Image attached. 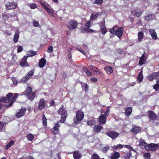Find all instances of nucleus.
Wrapping results in <instances>:
<instances>
[{"label": "nucleus", "mask_w": 159, "mask_h": 159, "mask_svg": "<svg viewBox=\"0 0 159 159\" xmlns=\"http://www.w3.org/2000/svg\"><path fill=\"white\" fill-rule=\"evenodd\" d=\"M57 112L61 116L60 122L61 123H64L67 118V111L65 108L64 106H61Z\"/></svg>", "instance_id": "obj_1"}, {"label": "nucleus", "mask_w": 159, "mask_h": 159, "mask_svg": "<svg viewBox=\"0 0 159 159\" xmlns=\"http://www.w3.org/2000/svg\"><path fill=\"white\" fill-rule=\"evenodd\" d=\"M32 89L30 87H27L25 90L23 92L24 95L28 97V98L31 101H33L36 95V93L32 92Z\"/></svg>", "instance_id": "obj_2"}, {"label": "nucleus", "mask_w": 159, "mask_h": 159, "mask_svg": "<svg viewBox=\"0 0 159 159\" xmlns=\"http://www.w3.org/2000/svg\"><path fill=\"white\" fill-rule=\"evenodd\" d=\"M84 114L81 110H78L76 113V119H74L73 123L77 125L79 123V121H81L84 119Z\"/></svg>", "instance_id": "obj_3"}, {"label": "nucleus", "mask_w": 159, "mask_h": 159, "mask_svg": "<svg viewBox=\"0 0 159 159\" xmlns=\"http://www.w3.org/2000/svg\"><path fill=\"white\" fill-rule=\"evenodd\" d=\"M13 96V94L11 93H9L5 96L0 98V101H2V103H6V105L10 104L11 99Z\"/></svg>", "instance_id": "obj_4"}, {"label": "nucleus", "mask_w": 159, "mask_h": 159, "mask_svg": "<svg viewBox=\"0 0 159 159\" xmlns=\"http://www.w3.org/2000/svg\"><path fill=\"white\" fill-rule=\"evenodd\" d=\"M159 145L157 143H150L148 144L146 148V150L148 152H153L158 149Z\"/></svg>", "instance_id": "obj_5"}, {"label": "nucleus", "mask_w": 159, "mask_h": 159, "mask_svg": "<svg viewBox=\"0 0 159 159\" xmlns=\"http://www.w3.org/2000/svg\"><path fill=\"white\" fill-rule=\"evenodd\" d=\"M34 71L33 69H31L28 72V74L21 79V81L23 82H26L28 80L30 79L34 73Z\"/></svg>", "instance_id": "obj_6"}, {"label": "nucleus", "mask_w": 159, "mask_h": 159, "mask_svg": "<svg viewBox=\"0 0 159 159\" xmlns=\"http://www.w3.org/2000/svg\"><path fill=\"white\" fill-rule=\"evenodd\" d=\"M78 25L77 22L75 20H71L67 24V27L70 30L75 29Z\"/></svg>", "instance_id": "obj_7"}, {"label": "nucleus", "mask_w": 159, "mask_h": 159, "mask_svg": "<svg viewBox=\"0 0 159 159\" xmlns=\"http://www.w3.org/2000/svg\"><path fill=\"white\" fill-rule=\"evenodd\" d=\"M148 80L149 81H152L154 80H157L159 79V71L153 72L148 76Z\"/></svg>", "instance_id": "obj_8"}, {"label": "nucleus", "mask_w": 159, "mask_h": 159, "mask_svg": "<svg viewBox=\"0 0 159 159\" xmlns=\"http://www.w3.org/2000/svg\"><path fill=\"white\" fill-rule=\"evenodd\" d=\"M105 134L113 139H116L119 135V133L114 131L107 132Z\"/></svg>", "instance_id": "obj_9"}, {"label": "nucleus", "mask_w": 159, "mask_h": 159, "mask_svg": "<svg viewBox=\"0 0 159 159\" xmlns=\"http://www.w3.org/2000/svg\"><path fill=\"white\" fill-rule=\"evenodd\" d=\"M123 30L124 29L122 27L117 28V30H116V33H115V34H111V38L112 37H114V36L116 35L119 38V39H120V37H121L122 35Z\"/></svg>", "instance_id": "obj_10"}, {"label": "nucleus", "mask_w": 159, "mask_h": 159, "mask_svg": "<svg viewBox=\"0 0 159 159\" xmlns=\"http://www.w3.org/2000/svg\"><path fill=\"white\" fill-rule=\"evenodd\" d=\"M26 111V109L25 107L22 108L17 112L16 116L17 118H20L24 116Z\"/></svg>", "instance_id": "obj_11"}, {"label": "nucleus", "mask_w": 159, "mask_h": 159, "mask_svg": "<svg viewBox=\"0 0 159 159\" xmlns=\"http://www.w3.org/2000/svg\"><path fill=\"white\" fill-rule=\"evenodd\" d=\"M108 116V115L101 114L99 117L98 122L99 124H105L107 121V118Z\"/></svg>", "instance_id": "obj_12"}, {"label": "nucleus", "mask_w": 159, "mask_h": 159, "mask_svg": "<svg viewBox=\"0 0 159 159\" xmlns=\"http://www.w3.org/2000/svg\"><path fill=\"white\" fill-rule=\"evenodd\" d=\"M148 114V116L149 119L150 121L155 120L157 118V115L152 111H149Z\"/></svg>", "instance_id": "obj_13"}, {"label": "nucleus", "mask_w": 159, "mask_h": 159, "mask_svg": "<svg viewBox=\"0 0 159 159\" xmlns=\"http://www.w3.org/2000/svg\"><path fill=\"white\" fill-rule=\"evenodd\" d=\"M55 126L53 127L51 130L52 134L54 135H56L59 132V127H60L59 122H57L55 123Z\"/></svg>", "instance_id": "obj_14"}, {"label": "nucleus", "mask_w": 159, "mask_h": 159, "mask_svg": "<svg viewBox=\"0 0 159 159\" xmlns=\"http://www.w3.org/2000/svg\"><path fill=\"white\" fill-rule=\"evenodd\" d=\"M28 56H25L22 58L21 61L20 62V65L22 67L25 66L29 67L30 66L28 63L27 61Z\"/></svg>", "instance_id": "obj_15"}, {"label": "nucleus", "mask_w": 159, "mask_h": 159, "mask_svg": "<svg viewBox=\"0 0 159 159\" xmlns=\"http://www.w3.org/2000/svg\"><path fill=\"white\" fill-rule=\"evenodd\" d=\"M6 8L9 9H15L17 6V4L15 2H7L5 5Z\"/></svg>", "instance_id": "obj_16"}, {"label": "nucleus", "mask_w": 159, "mask_h": 159, "mask_svg": "<svg viewBox=\"0 0 159 159\" xmlns=\"http://www.w3.org/2000/svg\"><path fill=\"white\" fill-rule=\"evenodd\" d=\"M45 101L43 98H42L40 100L38 103V109L39 110H41L45 107L46 105Z\"/></svg>", "instance_id": "obj_17"}, {"label": "nucleus", "mask_w": 159, "mask_h": 159, "mask_svg": "<svg viewBox=\"0 0 159 159\" xmlns=\"http://www.w3.org/2000/svg\"><path fill=\"white\" fill-rule=\"evenodd\" d=\"M19 96V94L18 93H15L14 94V96H13L11 103L8 104H7L5 106L6 107H9L11 106L12 105V104L13 103H14L15 102L17 98Z\"/></svg>", "instance_id": "obj_18"}, {"label": "nucleus", "mask_w": 159, "mask_h": 159, "mask_svg": "<svg viewBox=\"0 0 159 159\" xmlns=\"http://www.w3.org/2000/svg\"><path fill=\"white\" fill-rule=\"evenodd\" d=\"M120 156V154L117 152L116 151L111 153L110 157L111 159H118Z\"/></svg>", "instance_id": "obj_19"}, {"label": "nucleus", "mask_w": 159, "mask_h": 159, "mask_svg": "<svg viewBox=\"0 0 159 159\" xmlns=\"http://www.w3.org/2000/svg\"><path fill=\"white\" fill-rule=\"evenodd\" d=\"M101 14V13L99 12H95L92 14L91 16L90 20L92 21L95 20L98 18V16H100Z\"/></svg>", "instance_id": "obj_20"}, {"label": "nucleus", "mask_w": 159, "mask_h": 159, "mask_svg": "<svg viewBox=\"0 0 159 159\" xmlns=\"http://www.w3.org/2000/svg\"><path fill=\"white\" fill-rule=\"evenodd\" d=\"M46 60L45 58L43 57L42 58L39 60V65L40 67L42 68L43 67L46 63Z\"/></svg>", "instance_id": "obj_21"}, {"label": "nucleus", "mask_w": 159, "mask_h": 159, "mask_svg": "<svg viewBox=\"0 0 159 159\" xmlns=\"http://www.w3.org/2000/svg\"><path fill=\"white\" fill-rule=\"evenodd\" d=\"M102 128L103 127L101 126L96 125L94 126L93 128L94 132H95V133H98L101 131Z\"/></svg>", "instance_id": "obj_22"}, {"label": "nucleus", "mask_w": 159, "mask_h": 159, "mask_svg": "<svg viewBox=\"0 0 159 159\" xmlns=\"http://www.w3.org/2000/svg\"><path fill=\"white\" fill-rule=\"evenodd\" d=\"M141 129L140 127L135 126L131 129L130 131L134 134H137L139 132Z\"/></svg>", "instance_id": "obj_23"}, {"label": "nucleus", "mask_w": 159, "mask_h": 159, "mask_svg": "<svg viewBox=\"0 0 159 159\" xmlns=\"http://www.w3.org/2000/svg\"><path fill=\"white\" fill-rule=\"evenodd\" d=\"M146 60V58L145 57L144 54H143L140 57L139 62V65L141 66L144 64Z\"/></svg>", "instance_id": "obj_24"}, {"label": "nucleus", "mask_w": 159, "mask_h": 159, "mask_svg": "<svg viewBox=\"0 0 159 159\" xmlns=\"http://www.w3.org/2000/svg\"><path fill=\"white\" fill-rule=\"evenodd\" d=\"M132 109L131 107H128L125 110V114L126 116H129L131 114Z\"/></svg>", "instance_id": "obj_25"}, {"label": "nucleus", "mask_w": 159, "mask_h": 159, "mask_svg": "<svg viewBox=\"0 0 159 159\" xmlns=\"http://www.w3.org/2000/svg\"><path fill=\"white\" fill-rule=\"evenodd\" d=\"M90 23H91V22L90 21L88 22L85 25V27L83 29L85 31H86V32L89 31V32H92V31H94L93 30L89 29V28L91 26V25L90 24Z\"/></svg>", "instance_id": "obj_26"}, {"label": "nucleus", "mask_w": 159, "mask_h": 159, "mask_svg": "<svg viewBox=\"0 0 159 159\" xmlns=\"http://www.w3.org/2000/svg\"><path fill=\"white\" fill-rule=\"evenodd\" d=\"M104 70L108 75H110L113 71L112 67L110 66H106L104 67Z\"/></svg>", "instance_id": "obj_27"}, {"label": "nucleus", "mask_w": 159, "mask_h": 159, "mask_svg": "<svg viewBox=\"0 0 159 159\" xmlns=\"http://www.w3.org/2000/svg\"><path fill=\"white\" fill-rule=\"evenodd\" d=\"M82 157L81 154L78 151H75L73 153V157L74 159H79Z\"/></svg>", "instance_id": "obj_28"}, {"label": "nucleus", "mask_w": 159, "mask_h": 159, "mask_svg": "<svg viewBox=\"0 0 159 159\" xmlns=\"http://www.w3.org/2000/svg\"><path fill=\"white\" fill-rule=\"evenodd\" d=\"M149 33L154 39H156L157 38V34L154 30L153 29H150Z\"/></svg>", "instance_id": "obj_29"}, {"label": "nucleus", "mask_w": 159, "mask_h": 159, "mask_svg": "<svg viewBox=\"0 0 159 159\" xmlns=\"http://www.w3.org/2000/svg\"><path fill=\"white\" fill-rule=\"evenodd\" d=\"M137 79L139 82H141L143 81V74L142 70H141V71L139 73Z\"/></svg>", "instance_id": "obj_30"}, {"label": "nucleus", "mask_w": 159, "mask_h": 159, "mask_svg": "<svg viewBox=\"0 0 159 159\" xmlns=\"http://www.w3.org/2000/svg\"><path fill=\"white\" fill-rule=\"evenodd\" d=\"M148 144L145 142L144 140H141L140 142L139 146L142 148H144L146 150L147 146Z\"/></svg>", "instance_id": "obj_31"}, {"label": "nucleus", "mask_w": 159, "mask_h": 159, "mask_svg": "<svg viewBox=\"0 0 159 159\" xmlns=\"http://www.w3.org/2000/svg\"><path fill=\"white\" fill-rule=\"evenodd\" d=\"M83 70L87 74L88 76H91L92 75V72H90L89 69L85 66H83Z\"/></svg>", "instance_id": "obj_32"}, {"label": "nucleus", "mask_w": 159, "mask_h": 159, "mask_svg": "<svg viewBox=\"0 0 159 159\" xmlns=\"http://www.w3.org/2000/svg\"><path fill=\"white\" fill-rule=\"evenodd\" d=\"M132 155L130 151L126 152L124 153V157L125 159H129Z\"/></svg>", "instance_id": "obj_33"}, {"label": "nucleus", "mask_w": 159, "mask_h": 159, "mask_svg": "<svg viewBox=\"0 0 159 159\" xmlns=\"http://www.w3.org/2000/svg\"><path fill=\"white\" fill-rule=\"evenodd\" d=\"M81 86L84 88V89L85 91L88 92L89 90V86L87 84L84 83L82 82L80 83Z\"/></svg>", "instance_id": "obj_34"}, {"label": "nucleus", "mask_w": 159, "mask_h": 159, "mask_svg": "<svg viewBox=\"0 0 159 159\" xmlns=\"http://www.w3.org/2000/svg\"><path fill=\"white\" fill-rule=\"evenodd\" d=\"M42 121L43 124L44 126H46L47 125V119L44 114L42 115Z\"/></svg>", "instance_id": "obj_35"}, {"label": "nucleus", "mask_w": 159, "mask_h": 159, "mask_svg": "<svg viewBox=\"0 0 159 159\" xmlns=\"http://www.w3.org/2000/svg\"><path fill=\"white\" fill-rule=\"evenodd\" d=\"M123 146H124V145H123L120 144H119L117 145H114L112 147L113 149L116 150L118 149H121L123 148Z\"/></svg>", "instance_id": "obj_36"}, {"label": "nucleus", "mask_w": 159, "mask_h": 159, "mask_svg": "<svg viewBox=\"0 0 159 159\" xmlns=\"http://www.w3.org/2000/svg\"><path fill=\"white\" fill-rule=\"evenodd\" d=\"M14 144V141L12 140H10L6 145L5 148L6 150L8 149L10 147Z\"/></svg>", "instance_id": "obj_37"}, {"label": "nucleus", "mask_w": 159, "mask_h": 159, "mask_svg": "<svg viewBox=\"0 0 159 159\" xmlns=\"http://www.w3.org/2000/svg\"><path fill=\"white\" fill-rule=\"evenodd\" d=\"M29 53L27 54V56H28V57H32L33 56H35L36 54V52L32 50L29 51Z\"/></svg>", "instance_id": "obj_38"}, {"label": "nucleus", "mask_w": 159, "mask_h": 159, "mask_svg": "<svg viewBox=\"0 0 159 159\" xmlns=\"http://www.w3.org/2000/svg\"><path fill=\"white\" fill-rule=\"evenodd\" d=\"M91 1L93 3L98 5L101 4L103 3L102 0H91Z\"/></svg>", "instance_id": "obj_39"}, {"label": "nucleus", "mask_w": 159, "mask_h": 159, "mask_svg": "<svg viewBox=\"0 0 159 159\" xmlns=\"http://www.w3.org/2000/svg\"><path fill=\"white\" fill-rule=\"evenodd\" d=\"M19 37V30H16L14 36L13 40H18Z\"/></svg>", "instance_id": "obj_40"}, {"label": "nucleus", "mask_w": 159, "mask_h": 159, "mask_svg": "<svg viewBox=\"0 0 159 159\" xmlns=\"http://www.w3.org/2000/svg\"><path fill=\"white\" fill-rule=\"evenodd\" d=\"M153 88L156 91H158L159 89V79L157 80V83L153 85Z\"/></svg>", "instance_id": "obj_41"}, {"label": "nucleus", "mask_w": 159, "mask_h": 159, "mask_svg": "<svg viewBox=\"0 0 159 159\" xmlns=\"http://www.w3.org/2000/svg\"><path fill=\"white\" fill-rule=\"evenodd\" d=\"M26 138L28 140L32 141L34 139V136L33 134H30L27 135Z\"/></svg>", "instance_id": "obj_42"}, {"label": "nucleus", "mask_w": 159, "mask_h": 159, "mask_svg": "<svg viewBox=\"0 0 159 159\" xmlns=\"http://www.w3.org/2000/svg\"><path fill=\"white\" fill-rule=\"evenodd\" d=\"M144 158L145 159H149L151 157V155L149 152H145L143 154Z\"/></svg>", "instance_id": "obj_43"}, {"label": "nucleus", "mask_w": 159, "mask_h": 159, "mask_svg": "<svg viewBox=\"0 0 159 159\" xmlns=\"http://www.w3.org/2000/svg\"><path fill=\"white\" fill-rule=\"evenodd\" d=\"M2 16L4 20H7L9 18L11 17L12 16V15H11L7 13L6 14L3 15Z\"/></svg>", "instance_id": "obj_44"}, {"label": "nucleus", "mask_w": 159, "mask_h": 159, "mask_svg": "<svg viewBox=\"0 0 159 159\" xmlns=\"http://www.w3.org/2000/svg\"><path fill=\"white\" fill-rule=\"evenodd\" d=\"M76 49L79 51L80 52L82 53L83 55H85V52L83 50V49L81 48L78 46L76 47Z\"/></svg>", "instance_id": "obj_45"}, {"label": "nucleus", "mask_w": 159, "mask_h": 159, "mask_svg": "<svg viewBox=\"0 0 159 159\" xmlns=\"http://www.w3.org/2000/svg\"><path fill=\"white\" fill-rule=\"evenodd\" d=\"M143 33L142 31H140L138 33V40H141L143 39Z\"/></svg>", "instance_id": "obj_46"}, {"label": "nucleus", "mask_w": 159, "mask_h": 159, "mask_svg": "<svg viewBox=\"0 0 159 159\" xmlns=\"http://www.w3.org/2000/svg\"><path fill=\"white\" fill-rule=\"evenodd\" d=\"M124 147L134 152H135V150L132 146L129 145H124Z\"/></svg>", "instance_id": "obj_47"}, {"label": "nucleus", "mask_w": 159, "mask_h": 159, "mask_svg": "<svg viewBox=\"0 0 159 159\" xmlns=\"http://www.w3.org/2000/svg\"><path fill=\"white\" fill-rule=\"evenodd\" d=\"M152 18V14H149L145 16V19L147 20H151Z\"/></svg>", "instance_id": "obj_48"}, {"label": "nucleus", "mask_w": 159, "mask_h": 159, "mask_svg": "<svg viewBox=\"0 0 159 159\" xmlns=\"http://www.w3.org/2000/svg\"><path fill=\"white\" fill-rule=\"evenodd\" d=\"M95 72V73L96 74L100 75L102 76H103L104 75V74L102 73L100 70H93Z\"/></svg>", "instance_id": "obj_49"}, {"label": "nucleus", "mask_w": 159, "mask_h": 159, "mask_svg": "<svg viewBox=\"0 0 159 159\" xmlns=\"http://www.w3.org/2000/svg\"><path fill=\"white\" fill-rule=\"evenodd\" d=\"M53 50V47L52 46H50L47 49V51L48 53H51Z\"/></svg>", "instance_id": "obj_50"}, {"label": "nucleus", "mask_w": 159, "mask_h": 159, "mask_svg": "<svg viewBox=\"0 0 159 159\" xmlns=\"http://www.w3.org/2000/svg\"><path fill=\"white\" fill-rule=\"evenodd\" d=\"M87 124L88 125L92 126L94 125V123L93 120H89L87 121Z\"/></svg>", "instance_id": "obj_51"}, {"label": "nucleus", "mask_w": 159, "mask_h": 159, "mask_svg": "<svg viewBox=\"0 0 159 159\" xmlns=\"http://www.w3.org/2000/svg\"><path fill=\"white\" fill-rule=\"evenodd\" d=\"M91 158L92 159H99V157L96 154H94L92 155Z\"/></svg>", "instance_id": "obj_52"}, {"label": "nucleus", "mask_w": 159, "mask_h": 159, "mask_svg": "<svg viewBox=\"0 0 159 159\" xmlns=\"http://www.w3.org/2000/svg\"><path fill=\"white\" fill-rule=\"evenodd\" d=\"M109 149V147H105L103 148L102 149V151L103 153L106 152Z\"/></svg>", "instance_id": "obj_53"}, {"label": "nucleus", "mask_w": 159, "mask_h": 159, "mask_svg": "<svg viewBox=\"0 0 159 159\" xmlns=\"http://www.w3.org/2000/svg\"><path fill=\"white\" fill-rule=\"evenodd\" d=\"M117 28H118L117 26L114 27L112 29L110 30V32L111 34H115V33H116V30H117Z\"/></svg>", "instance_id": "obj_54"}, {"label": "nucleus", "mask_w": 159, "mask_h": 159, "mask_svg": "<svg viewBox=\"0 0 159 159\" xmlns=\"http://www.w3.org/2000/svg\"><path fill=\"white\" fill-rule=\"evenodd\" d=\"M100 28L105 27V21L103 20V21L100 22L99 24Z\"/></svg>", "instance_id": "obj_55"}, {"label": "nucleus", "mask_w": 159, "mask_h": 159, "mask_svg": "<svg viewBox=\"0 0 159 159\" xmlns=\"http://www.w3.org/2000/svg\"><path fill=\"white\" fill-rule=\"evenodd\" d=\"M23 50V48L21 46H17V52H21Z\"/></svg>", "instance_id": "obj_56"}, {"label": "nucleus", "mask_w": 159, "mask_h": 159, "mask_svg": "<svg viewBox=\"0 0 159 159\" xmlns=\"http://www.w3.org/2000/svg\"><path fill=\"white\" fill-rule=\"evenodd\" d=\"M33 25L35 27H38L39 25V24L38 22L35 21H33Z\"/></svg>", "instance_id": "obj_57"}, {"label": "nucleus", "mask_w": 159, "mask_h": 159, "mask_svg": "<svg viewBox=\"0 0 159 159\" xmlns=\"http://www.w3.org/2000/svg\"><path fill=\"white\" fill-rule=\"evenodd\" d=\"M101 31H102V33L103 34H105L107 32V30H106V27H104V28H102H102H101Z\"/></svg>", "instance_id": "obj_58"}, {"label": "nucleus", "mask_w": 159, "mask_h": 159, "mask_svg": "<svg viewBox=\"0 0 159 159\" xmlns=\"http://www.w3.org/2000/svg\"><path fill=\"white\" fill-rule=\"evenodd\" d=\"M90 80L91 81L94 83L98 81L97 79L95 77H92L90 79Z\"/></svg>", "instance_id": "obj_59"}, {"label": "nucleus", "mask_w": 159, "mask_h": 159, "mask_svg": "<svg viewBox=\"0 0 159 159\" xmlns=\"http://www.w3.org/2000/svg\"><path fill=\"white\" fill-rule=\"evenodd\" d=\"M37 5L34 3H32L31 4L30 7L32 9H34L36 7Z\"/></svg>", "instance_id": "obj_60"}, {"label": "nucleus", "mask_w": 159, "mask_h": 159, "mask_svg": "<svg viewBox=\"0 0 159 159\" xmlns=\"http://www.w3.org/2000/svg\"><path fill=\"white\" fill-rule=\"evenodd\" d=\"M55 102L54 101L52 100V101H51L50 102V106H55Z\"/></svg>", "instance_id": "obj_61"}, {"label": "nucleus", "mask_w": 159, "mask_h": 159, "mask_svg": "<svg viewBox=\"0 0 159 159\" xmlns=\"http://www.w3.org/2000/svg\"><path fill=\"white\" fill-rule=\"evenodd\" d=\"M68 52H69L68 58L69 59H71L72 55L71 54V52L69 50L68 51Z\"/></svg>", "instance_id": "obj_62"}, {"label": "nucleus", "mask_w": 159, "mask_h": 159, "mask_svg": "<svg viewBox=\"0 0 159 159\" xmlns=\"http://www.w3.org/2000/svg\"><path fill=\"white\" fill-rule=\"evenodd\" d=\"M109 111H110V110L109 109V107H107V108L105 112L104 115H108V113L109 112Z\"/></svg>", "instance_id": "obj_63"}, {"label": "nucleus", "mask_w": 159, "mask_h": 159, "mask_svg": "<svg viewBox=\"0 0 159 159\" xmlns=\"http://www.w3.org/2000/svg\"><path fill=\"white\" fill-rule=\"evenodd\" d=\"M89 68H90V69L91 70H92V69H93V68H94L96 69H98L95 66H94L93 65H90V66H89Z\"/></svg>", "instance_id": "obj_64"}]
</instances>
